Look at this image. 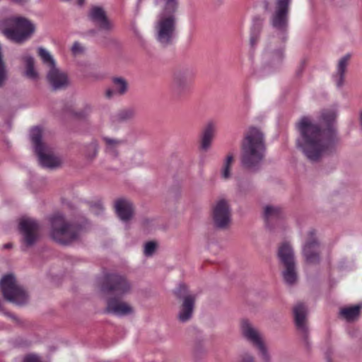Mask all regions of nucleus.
I'll return each mask as SVG.
<instances>
[{
	"label": "nucleus",
	"instance_id": "obj_1",
	"mask_svg": "<svg viewBox=\"0 0 362 362\" xmlns=\"http://www.w3.org/2000/svg\"><path fill=\"white\" fill-rule=\"evenodd\" d=\"M337 116L336 107L325 109L320 115V124L308 117L297 123L300 132L296 144L305 156L312 162L334 152L339 139L333 124Z\"/></svg>",
	"mask_w": 362,
	"mask_h": 362
},
{
	"label": "nucleus",
	"instance_id": "obj_2",
	"mask_svg": "<svg viewBox=\"0 0 362 362\" xmlns=\"http://www.w3.org/2000/svg\"><path fill=\"white\" fill-rule=\"evenodd\" d=\"M263 134L257 128L247 132L242 146L241 163L247 169H254L259 165L265 156Z\"/></svg>",
	"mask_w": 362,
	"mask_h": 362
},
{
	"label": "nucleus",
	"instance_id": "obj_3",
	"mask_svg": "<svg viewBox=\"0 0 362 362\" xmlns=\"http://www.w3.org/2000/svg\"><path fill=\"white\" fill-rule=\"evenodd\" d=\"M35 31L34 23L25 17L12 16L0 21V33L16 43L27 41Z\"/></svg>",
	"mask_w": 362,
	"mask_h": 362
},
{
	"label": "nucleus",
	"instance_id": "obj_4",
	"mask_svg": "<svg viewBox=\"0 0 362 362\" xmlns=\"http://www.w3.org/2000/svg\"><path fill=\"white\" fill-rule=\"evenodd\" d=\"M49 221L50 236L58 243L67 245L77 240L81 233L82 228L81 226L69 223L59 214L52 216Z\"/></svg>",
	"mask_w": 362,
	"mask_h": 362
},
{
	"label": "nucleus",
	"instance_id": "obj_5",
	"mask_svg": "<svg viewBox=\"0 0 362 362\" xmlns=\"http://www.w3.org/2000/svg\"><path fill=\"white\" fill-rule=\"evenodd\" d=\"M42 131L39 127L31 129L30 136L40 164L46 168L54 169L62 165V160L53 149L42 141Z\"/></svg>",
	"mask_w": 362,
	"mask_h": 362
},
{
	"label": "nucleus",
	"instance_id": "obj_6",
	"mask_svg": "<svg viewBox=\"0 0 362 362\" xmlns=\"http://www.w3.org/2000/svg\"><path fill=\"white\" fill-rule=\"evenodd\" d=\"M153 28L155 38L161 46L172 45L176 37V14L158 13Z\"/></svg>",
	"mask_w": 362,
	"mask_h": 362
},
{
	"label": "nucleus",
	"instance_id": "obj_7",
	"mask_svg": "<svg viewBox=\"0 0 362 362\" xmlns=\"http://www.w3.org/2000/svg\"><path fill=\"white\" fill-rule=\"evenodd\" d=\"M291 0H276L274 11L270 17V24L276 38L285 42L288 37V13Z\"/></svg>",
	"mask_w": 362,
	"mask_h": 362
},
{
	"label": "nucleus",
	"instance_id": "obj_8",
	"mask_svg": "<svg viewBox=\"0 0 362 362\" xmlns=\"http://www.w3.org/2000/svg\"><path fill=\"white\" fill-rule=\"evenodd\" d=\"M0 288L8 301L20 305L28 303L29 296L27 291L17 283L13 275L4 276L0 281Z\"/></svg>",
	"mask_w": 362,
	"mask_h": 362
},
{
	"label": "nucleus",
	"instance_id": "obj_9",
	"mask_svg": "<svg viewBox=\"0 0 362 362\" xmlns=\"http://www.w3.org/2000/svg\"><path fill=\"white\" fill-rule=\"evenodd\" d=\"M176 297L182 300L177 318L181 322H186L192 317L194 312L196 295L189 292L185 284H180L174 291Z\"/></svg>",
	"mask_w": 362,
	"mask_h": 362
},
{
	"label": "nucleus",
	"instance_id": "obj_10",
	"mask_svg": "<svg viewBox=\"0 0 362 362\" xmlns=\"http://www.w3.org/2000/svg\"><path fill=\"white\" fill-rule=\"evenodd\" d=\"M302 255L308 264H317L320 261V245L315 230L307 231L303 235Z\"/></svg>",
	"mask_w": 362,
	"mask_h": 362
},
{
	"label": "nucleus",
	"instance_id": "obj_11",
	"mask_svg": "<svg viewBox=\"0 0 362 362\" xmlns=\"http://www.w3.org/2000/svg\"><path fill=\"white\" fill-rule=\"evenodd\" d=\"M240 332L247 341L258 349L262 359L265 362H269L270 359L269 354L258 329L247 320H243L240 322Z\"/></svg>",
	"mask_w": 362,
	"mask_h": 362
},
{
	"label": "nucleus",
	"instance_id": "obj_12",
	"mask_svg": "<svg viewBox=\"0 0 362 362\" xmlns=\"http://www.w3.org/2000/svg\"><path fill=\"white\" fill-rule=\"evenodd\" d=\"M194 74L188 67H180L175 69L172 75L173 91L177 95H182L190 90Z\"/></svg>",
	"mask_w": 362,
	"mask_h": 362
},
{
	"label": "nucleus",
	"instance_id": "obj_13",
	"mask_svg": "<svg viewBox=\"0 0 362 362\" xmlns=\"http://www.w3.org/2000/svg\"><path fill=\"white\" fill-rule=\"evenodd\" d=\"M284 43L276 37L270 39L262 55L265 63L272 67H277L282 63L285 57Z\"/></svg>",
	"mask_w": 362,
	"mask_h": 362
},
{
	"label": "nucleus",
	"instance_id": "obj_14",
	"mask_svg": "<svg viewBox=\"0 0 362 362\" xmlns=\"http://www.w3.org/2000/svg\"><path fill=\"white\" fill-rule=\"evenodd\" d=\"M18 228L23 244L26 247L33 246L39 238V223L32 218L23 217L19 221Z\"/></svg>",
	"mask_w": 362,
	"mask_h": 362
},
{
	"label": "nucleus",
	"instance_id": "obj_15",
	"mask_svg": "<svg viewBox=\"0 0 362 362\" xmlns=\"http://www.w3.org/2000/svg\"><path fill=\"white\" fill-rule=\"evenodd\" d=\"M102 289L105 292L123 296L130 291L131 285L125 277L117 274H111L105 276Z\"/></svg>",
	"mask_w": 362,
	"mask_h": 362
},
{
	"label": "nucleus",
	"instance_id": "obj_16",
	"mask_svg": "<svg viewBox=\"0 0 362 362\" xmlns=\"http://www.w3.org/2000/svg\"><path fill=\"white\" fill-rule=\"evenodd\" d=\"M213 221L218 228H226L231 221V210L228 201L224 199L218 200L213 207Z\"/></svg>",
	"mask_w": 362,
	"mask_h": 362
},
{
	"label": "nucleus",
	"instance_id": "obj_17",
	"mask_svg": "<svg viewBox=\"0 0 362 362\" xmlns=\"http://www.w3.org/2000/svg\"><path fill=\"white\" fill-rule=\"evenodd\" d=\"M88 19L99 30L105 33H110L114 30L115 25L110 20L105 11L99 6L92 7L88 13Z\"/></svg>",
	"mask_w": 362,
	"mask_h": 362
},
{
	"label": "nucleus",
	"instance_id": "obj_18",
	"mask_svg": "<svg viewBox=\"0 0 362 362\" xmlns=\"http://www.w3.org/2000/svg\"><path fill=\"white\" fill-rule=\"evenodd\" d=\"M106 312L117 316H124L132 314L134 309L127 303L111 298L107 302Z\"/></svg>",
	"mask_w": 362,
	"mask_h": 362
},
{
	"label": "nucleus",
	"instance_id": "obj_19",
	"mask_svg": "<svg viewBox=\"0 0 362 362\" xmlns=\"http://www.w3.org/2000/svg\"><path fill=\"white\" fill-rule=\"evenodd\" d=\"M206 124L202 132L200 141V149L205 152L211 148L217 129L216 122L214 120H209Z\"/></svg>",
	"mask_w": 362,
	"mask_h": 362
},
{
	"label": "nucleus",
	"instance_id": "obj_20",
	"mask_svg": "<svg viewBox=\"0 0 362 362\" xmlns=\"http://www.w3.org/2000/svg\"><path fill=\"white\" fill-rule=\"evenodd\" d=\"M128 88V83L124 78L114 77L112 78L111 86L105 90V97L112 99L123 95L127 92Z\"/></svg>",
	"mask_w": 362,
	"mask_h": 362
},
{
	"label": "nucleus",
	"instance_id": "obj_21",
	"mask_svg": "<svg viewBox=\"0 0 362 362\" xmlns=\"http://www.w3.org/2000/svg\"><path fill=\"white\" fill-rule=\"evenodd\" d=\"M47 78L54 90L64 88L69 83L67 75L57 66L48 71Z\"/></svg>",
	"mask_w": 362,
	"mask_h": 362
},
{
	"label": "nucleus",
	"instance_id": "obj_22",
	"mask_svg": "<svg viewBox=\"0 0 362 362\" xmlns=\"http://www.w3.org/2000/svg\"><path fill=\"white\" fill-rule=\"evenodd\" d=\"M351 57V54L347 53L339 59L336 73L333 76V79L337 88H341L344 85L345 73Z\"/></svg>",
	"mask_w": 362,
	"mask_h": 362
},
{
	"label": "nucleus",
	"instance_id": "obj_23",
	"mask_svg": "<svg viewBox=\"0 0 362 362\" xmlns=\"http://www.w3.org/2000/svg\"><path fill=\"white\" fill-rule=\"evenodd\" d=\"M115 209L119 218L124 221L129 220L132 216L133 206L128 199H117L115 203Z\"/></svg>",
	"mask_w": 362,
	"mask_h": 362
},
{
	"label": "nucleus",
	"instance_id": "obj_24",
	"mask_svg": "<svg viewBox=\"0 0 362 362\" xmlns=\"http://www.w3.org/2000/svg\"><path fill=\"white\" fill-rule=\"evenodd\" d=\"M277 256L284 266L296 264L294 250L291 244L287 242L283 243L279 247Z\"/></svg>",
	"mask_w": 362,
	"mask_h": 362
},
{
	"label": "nucleus",
	"instance_id": "obj_25",
	"mask_svg": "<svg viewBox=\"0 0 362 362\" xmlns=\"http://www.w3.org/2000/svg\"><path fill=\"white\" fill-rule=\"evenodd\" d=\"M293 314L295 323L298 330L305 334L308 331L306 325L307 308L302 303H299L296 305L293 308Z\"/></svg>",
	"mask_w": 362,
	"mask_h": 362
},
{
	"label": "nucleus",
	"instance_id": "obj_26",
	"mask_svg": "<svg viewBox=\"0 0 362 362\" xmlns=\"http://www.w3.org/2000/svg\"><path fill=\"white\" fill-rule=\"evenodd\" d=\"M264 217L267 225L272 227L273 222L280 221L284 217V212L279 206L267 205L264 208Z\"/></svg>",
	"mask_w": 362,
	"mask_h": 362
},
{
	"label": "nucleus",
	"instance_id": "obj_27",
	"mask_svg": "<svg viewBox=\"0 0 362 362\" xmlns=\"http://www.w3.org/2000/svg\"><path fill=\"white\" fill-rule=\"evenodd\" d=\"M102 140L105 145V152L114 158L117 157L118 148L124 144V141L109 136H103Z\"/></svg>",
	"mask_w": 362,
	"mask_h": 362
},
{
	"label": "nucleus",
	"instance_id": "obj_28",
	"mask_svg": "<svg viewBox=\"0 0 362 362\" xmlns=\"http://www.w3.org/2000/svg\"><path fill=\"white\" fill-rule=\"evenodd\" d=\"M160 8L158 13L176 14L179 4L178 0H154Z\"/></svg>",
	"mask_w": 362,
	"mask_h": 362
},
{
	"label": "nucleus",
	"instance_id": "obj_29",
	"mask_svg": "<svg viewBox=\"0 0 362 362\" xmlns=\"http://www.w3.org/2000/svg\"><path fill=\"white\" fill-rule=\"evenodd\" d=\"M361 306L356 305L350 307H346L340 310V316L347 322L356 320L359 315Z\"/></svg>",
	"mask_w": 362,
	"mask_h": 362
},
{
	"label": "nucleus",
	"instance_id": "obj_30",
	"mask_svg": "<svg viewBox=\"0 0 362 362\" xmlns=\"http://www.w3.org/2000/svg\"><path fill=\"white\" fill-rule=\"evenodd\" d=\"M262 24V20L259 18L253 21L250 37V44L252 47H254L259 41Z\"/></svg>",
	"mask_w": 362,
	"mask_h": 362
},
{
	"label": "nucleus",
	"instance_id": "obj_31",
	"mask_svg": "<svg viewBox=\"0 0 362 362\" xmlns=\"http://www.w3.org/2000/svg\"><path fill=\"white\" fill-rule=\"evenodd\" d=\"M284 267L285 269L282 272V276L284 282L290 286L293 285L297 281L298 279L296 264Z\"/></svg>",
	"mask_w": 362,
	"mask_h": 362
},
{
	"label": "nucleus",
	"instance_id": "obj_32",
	"mask_svg": "<svg viewBox=\"0 0 362 362\" xmlns=\"http://www.w3.org/2000/svg\"><path fill=\"white\" fill-rule=\"evenodd\" d=\"M25 64V75L30 79H36L37 78V73L34 69V59L30 56H25L23 58Z\"/></svg>",
	"mask_w": 362,
	"mask_h": 362
},
{
	"label": "nucleus",
	"instance_id": "obj_33",
	"mask_svg": "<svg viewBox=\"0 0 362 362\" xmlns=\"http://www.w3.org/2000/svg\"><path fill=\"white\" fill-rule=\"evenodd\" d=\"M38 54L41 57L43 64L47 66L49 70H51L52 69L56 67V63L54 59L46 49L40 47L38 49Z\"/></svg>",
	"mask_w": 362,
	"mask_h": 362
},
{
	"label": "nucleus",
	"instance_id": "obj_34",
	"mask_svg": "<svg viewBox=\"0 0 362 362\" xmlns=\"http://www.w3.org/2000/svg\"><path fill=\"white\" fill-rule=\"evenodd\" d=\"M233 162V156L228 155L223 161L221 170V176L223 180H228L231 177V167Z\"/></svg>",
	"mask_w": 362,
	"mask_h": 362
},
{
	"label": "nucleus",
	"instance_id": "obj_35",
	"mask_svg": "<svg viewBox=\"0 0 362 362\" xmlns=\"http://www.w3.org/2000/svg\"><path fill=\"white\" fill-rule=\"evenodd\" d=\"M135 116V111L132 108H127L120 110L117 113L115 119L119 122L129 121L133 119Z\"/></svg>",
	"mask_w": 362,
	"mask_h": 362
},
{
	"label": "nucleus",
	"instance_id": "obj_36",
	"mask_svg": "<svg viewBox=\"0 0 362 362\" xmlns=\"http://www.w3.org/2000/svg\"><path fill=\"white\" fill-rule=\"evenodd\" d=\"M98 153V146L95 142H91L86 146L85 155L88 158L92 159Z\"/></svg>",
	"mask_w": 362,
	"mask_h": 362
},
{
	"label": "nucleus",
	"instance_id": "obj_37",
	"mask_svg": "<svg viewBox=\"0 0 362 362\" xmlns=\"http://www.w3.org/2000/svg\"><path fill=\"white\" fill-rule=\"evenodd\" d=\"M157 245L153 241H149L145 243L144 247V254L146 257H151L155 252Z\"/></svg>",
	"mask_w": 362,
	"mask_h": 362
},
{
	"label": "nucleus",
	"instance_id": "obj_38",
	"mask_svg": "<svg viewBox=\"0 0 362 362\" xmlns=\"http://www.w3.org/2000/svg\"><path fill=\"white\" fill-rule=\"evenodd\" d=\"M91 210L95 214L100 215L103 213L104 208L103 204L98 202L91 206Z\"/></svg>",
	"mask_w": 362,
	"mask_h": 362
},
{
	"label": "nucleus",
	"instance_id": "obj_39",
	"mask_svg": "<svg viewBox=\"0 0 362 362\" xmlns=\"http://www.w3.org/2000/svg\"><path fill=\"white\" fill-rule=\"evenodd\" d=\"M83 48L80 43H78V42L74 43L71 47V52L74 54H81L83 52Z\"/></svg>",
	"mask_w": 362,
	"mask_h": 362
},
{
	"label": "nucleus",
	"instance_id": "obj_40",
	"mask_svg": "<svg viewBox=\"0 0 362 362\" xmlns=\"http://www.w3.org/2000/svg\"><path fill=\"white\" fill-rule=\"evenodd\" d=\"M23 362H42L40 357L35 354H29L23 358Z\"/></svg>",
	"mask_w": 362,
	"mask_h": 362
},
{
	"label": "nucleus",
	"instance_id": "obj_41",
	"mask_svg": "<svg viewBox=\"0 0 362 362\" xmlns=\"http://www.w3.org/2000/svg\"><path fill=\"white\" fill-rule=\"evenodd\" d=\"M242 362H255L254 358L250 355H247L244 357Z\"/></svg>",
	"mask_w": 362,
	"mask_h": 362
},
{
	"label": "nucleus",
	"instance_id": "obj_42",
	"mask_svg": "<svg viewBox=\"0 0 362 362\" xmlns=\"http://www.w3.org/2000/svg\"><path fill=\"white\" fill-rule=\"evenodd\" d=\"M11 247H12V245H11V243H7V244H5V245H4V248H6V249H8V248H11Z\"/></svg>",
	"mask_w": 362,
	"mask_h": 362
},
{
	"label": "nucleus",
	"instance_id": "obj_43",
	"mask_svg": "<svg viewBox=\"0 0 362 362\" xmlns=\"http://www.w3.org/2000/svg\"><path fill=\"white\" fill-rule=\"evenodd\" d=\"M4 314H5L6 315H7V316H8V317H11V318H13V319L15 318V317H14L13 315H12L11 314H10V313H8L5 312V313H4Z\"/></svg>",
	"mask_w": 362,
	"mask_h": 362
}]
</instances>
